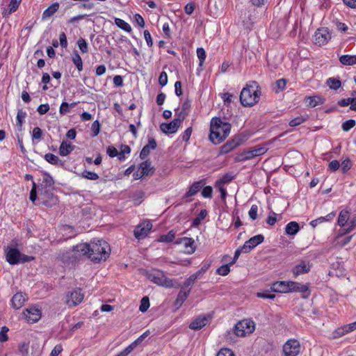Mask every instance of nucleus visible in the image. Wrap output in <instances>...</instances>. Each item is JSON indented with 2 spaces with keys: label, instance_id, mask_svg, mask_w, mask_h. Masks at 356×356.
Listing matches in <instances>:
<instances>
[{
  "label": "nucleus",
  "instance_id": "nucleus-51",
  "mask_svg": "<svg viewBox=\"0 0 356 356\" xmlns=\"http://www.w3.org/2000/svg\"><path fill=\"white\" fill-rule=\"evenodd\" d=\"M197 56L200 60V66H202L206 58V51L202 47H199L197 49Z\"/></svg>",
  "mask_w": 356,
  "mask_h": 356
},
{
  "label": "nucleus",
  "instance_id": "nucleus-41",
  "mask_svg": "<svg viewBox=\"0 0 356 356\" xmlns=\"http://www.w3.org/2000/svg\"><path fill=\"white\" fill-rule=\"evenodd\" d=\"M76 105V102H73L69 104L66 102H63L60 106L59 113L60 115H64L70 112V106L74 107Z\"/></svg>",
  "mask_w": 356,
  "mask_h": 356
},
{
  "label": "nucleus",
  "instance_id": "nucleus-13",
  "mask_svg": "<svg viewBox=\"0 0 356 356\" xmlns=\"http://www.w3.org/2000/svg\"><path fill=\"white\" fill-rule=\"evenodd\" d=\"M152 225L149 220H145L140 223L134 229V236L138 239L146 237L152 229Z\"/></svg>",
  "mask_w": 356,
  "mask_h": 356
},
{
  "label": "nucleus",
  "instance_id": "nucleus-37",
  "mask_svg": "<svg viewBox=\"0 0 356 356\" xmlns=\"http://www.w3.org/2000/svg\"><path fill=\"white\" fill-rule=\"evenodd\" d=\"M307 120H308V115H300V116H298V117L292 119L289 122V124L291 127H296V126H298V125L304 123Z\"/></svg>",
  "mask_w": 356,
  "mask_h": 356
},
{
  "label": "nucleus",
  "instance_id": "nucleus-42",
  "mask_svg": "<svg viewBox=\"0 0 356 356\" xmlns=\"http://www.w3.org/2000/svg\"><path fill=\"white\" fill-rule=\"evenodd\" d=\"M42 183L44 184V187L46 188H51L53 187L54 184V181L53 177L48 172H44L42 177Z\"/></svg>",
  "mask_w": 356,
  "mask_h": 356
},
{
  "label": "nucleus",
  "instance_id": "nucleus-34",
  "mask_svg": "<svg viewBox=\"0 0 356 356\" xmlns=\"http://www.w3.org/2000/svg\"><path fill=\"white\" fill-rule=\"evenodd\" d=\"M94 17H95L94 15H78L74 16L72 18H71V19L70 20V22H74L79 21V20H84L86 22H94L95 20H99L98 17H95V18H92Z\"/></svg>",
  "mask_w": 356,
  "mask_h": 356
},
{
  "label": "nucleus",
  "instance_id": "nucleus-49",
  "mask_svg": "<svg viewBox=\"0 0 356 356\" xmlns=\"http://www.w3.org/2000/svg\"><path fill=\"white\" fill-rule=\"evenodd\" d=\"M356 124V122L355 120H348L345 121L342 125L341 128L344 131H348L350 129L353 128Z\"/></svg>",
  "mask_w": 356,
  "mask_h": 356
},
{
  "label": "nucleus",
  "instance_id": "nucleus-26",
  "mask_svg": "<svg viewBox=\"0 0 356 356\" xmlns=\"http://www.w3.org/2000/svg\"><path fill=\"white\" fill-rule=\"evenodd\" d=\"M75 148L74 145L63 140L59 147V154L60 156H66L70 154Z\"/></svg>",
  "mask_w": 356,
  "mask_h": 356
},
{
  "label": "nucleus",
  "instance_id": "nucleus-63",
  "mask_svg": "<svg viewBox=\"0 0 356 356\" xmlns=\"http://www.w3.org/2000/svg\"><path fill=\"white\" fill-rule=\"evenodd\" d=\"M277 220V213L272 211L266 219V223L268 225L273 226L276 223Z\"/></svg>",
  "mask_w": 356,
  "mask_h": 356
},
{
  "label": "nucleus",
  "instance_id": "nucleus-52",
  "mask_svg": "<svg viewBox=\"0 0 356 356\" xmlns=\"http://www.w3.org/2000/svg\"><path fill=\"white\" fill-rule=\"evenodd\" d=\"M91 131H92V137H95L99 134L100 123L97 120L92 122V126H91Z\"/></svg>",
  "mask_w": 356,
  "mask_h": 356
},
{
  "label": "nucleus",
  "instance_id": "nucleus-48",
  "mask_svg": "<svg viewBox=\"0 0 356 356\" xmlns=\"http://www.w3.org/2000/svg\"><path fill=\"white\" fill-rule=\"evenodd\" d=\"M229 272L230 266L228 264L221 266L216 270V273L222 276L227 275Z\"/></svg>",
  "mask_w": 356,
  "mask_h": 356
},
{
  "label": "nucleus",
  "instance_id": "nucleus-11",
  "mask_svg": "<svg viewBox=\"0 0 356 356\" xmlns=\"http://www.w3.org/2000/svg\"><path fill=\"white\" fill-rule=\"evenodd\" d=\"M183 120L177 116L172 121L169 123H161L160 125L161 130L166 134H175L177 131L178 129L181 127Z\"/></svg>",
  "mask_w": 356,
  "mask_h": 356
},
{
  "label": "nucleus",
  "instance_id": "nucleus-36",
  "mask_svg": "<svg viewBox=\"0 0 356 356\" xmlns=\"http://www.w3.org/2000/svg\"><path fill=\"white\" fill-rule=\"evenodd\" d=\"M287 80L286 79H280L277 80L273 85V90L276 93L284 90L286 88Z\"/></svg>",
  "mask_w": 356,
  "mask_h": 356
},
{
  "label": "nucleus",
  "instance_id": "nucleus-18",
  "mask_svg": "<svg viewBox=\"0 0 356 356\" xmlns=\"http://www.w3.org/2000/svg\"><path fill=\"white\" fill-rule=\"evenodd\" d=\"M191 106V101L186 99L181 104V110L179 108L175 109V115L184 121L185 118L188 115Z\"/></svg>",
  "mask_w": 356,
  "mask_h": 356
},
{
  "label": "nucleus",
  "instance_id": "nucleus-2",
  "mask_svg": "<svg viewBox=\"0 0 356 356\" xmlns=\"http://www.w3.org/2000/svg\"><path fill=\"white\" fill-rule=\"evenodd\" d=\"M231 127L230 123L222 121L220 118H213L210 122V141L214 145L221 143L229 136Z\"/></svg>",
  "mask_w": 356,
  "mask_h": 356
},
{
  "label": "nucleus",
  "instance_id": "nucleus-39",
  "mask_svg": "<svg viewBox=\"0 0 356 356\" xmlns=\"http://www.w3.org/2000/svg\"><path fill=\"white\" fill-rule=\"evenodd\" d=\"M233 179L234 176L232 174L227 173L216 181L215 186H224L230 182Z\"/></svg>",
  "mask_w": 356,
  "mask_h": 356
},
{
  "label": "nucleus",
  "instance_id": "nucleus-7",
  "mask_svg": "<svg viewBox=\"0 0 356 356\" xmlns=\"http://www.w3.org/2000/svg\"><path fill=\"white\" fill-rule=\"evenodd\" d=\"M255 324L253 321L243 319L239 321L234 327V333L238 337H244L246 334L254 332Z\"/></svg>",
  "mask_w": 356,
  "mask_h": 356
},
{
  "label": "nucleus",
  "instance_id": "nucleus-9",
  "mask_svg": "<svg viewBox=\"0 0 356 356\" xmlns=\"http://www.w3.org/2000/svg\"><path fill=\"white\" fill-rule=\"evenodd\" d=\"M282 352L284 356H297L300 353V342L295 339L287 340L283 345Z\"/></svg>",
  "mask_w": 356,
  "mask_h": 356
},
{
  "label": "nucleus",
  "instance_id": "nucleus-64",
  "mask_svg": "<svg viewBox=\"0 0 356 356\" xmlns=\"http://www.w3.org/2000/svg\"><path fill=\"white\" fill-rule=\"evenodd\" d=\"M216 356H235L233 351L229 348H222L217 353Z\"/></svg>",
  "mask_w": 356,
  "mask_h": 356
},
{
  "label": "nucleus",
  "instance_id": "nucleus-29",
  "mask_svg": "<svg viewBox=\"0 0 356 356\" xmlns=\"http://www.w3.org/2000/svg\"><path fill=\"white\" fill-rule=\"evenodd\" d=\"M44 159L49 163L56 165V166H63L64 165V162L56 155L47 153L44 156Z\"/></svg>",
  "mask_w": 356,
  "mask_h": 356
},
{
  "label": "nucleus",
  "instance_id": "nucleus-23",
  "mask_svg": "<svg viewBox=\"0 0 356 356\" xmlns=\"http://www.w3.org/2000/svg\"><path fill=\"white\" fill-rule=\"evenodd\" d=\"M325 100V98L318 95L306 97L305 99L307 106L311 108L323 104Z\"/></svg>",
  "mask_w": 356,
  "mask_h": 356
},
{
  "label": "nucleus",
  "instance_id": "nucleus-24",
  "mask_svg": "<svg viewBox=\"0 0 356 356\" xmlns=\"http://www.w3.org/2000/svg\"><path fill=\"white\" fill-rule=\"evenodd\" d=\"M191 289H181L175 302V306L179 308L188 297Z\"/></svg>",
  "mask_w": 356,
  "mask_h": 356
},
{
  "label": "nucleus",
  "instance_id": "nucleus-15",
  "mask_svg": "<svg viewBox=\"0 0 356 356\" xmlns=\"http://www.w3.org/2000/svg\"><path fill=\"white\" fill-rule=\"evenodd\" d=\"M312 264L309 261L302 260L298 264L296 265L293 269L292 273L294 277H297L300 275L307 273L310 271Z\"/></svg>",
  "mask_w": 356,
  "mask_h": 356
},
{
  "label": "nucleus",
  "instance_id": "nucleus-54",
  "mask_svg": "<svg viewBox=\"0 0 356 356\" xmlns=\"http://www.w3.org/2000/svg\"><path fill=\"white\" fill-rule=\"evenodd\" d=\"M77 44H78L79 48L80 51H81V53L84 54V53L88 52V44L84 39H83V38L79 39V40L77 42Z\"/></svg>",
  "mask_w": 356,
  "mask_h": 356
},
{
  "label": "nucleus",
  "instance_id": "nucleus-32",
  "mask_svg": "<svg viewBox=\"0 0 356 356\" xmlns=\"http://www.w3.org/2000/svg\"><path fill=\"white\" fill-rule=\"evenodd\" d=\"M339 61L343 65H353L356 64V55H342L339 57Z\"/></svg>",
  "mask_w": 356,
  "mask_h": 356
},
{
  "label": "nucleus",
  "instance_id": "nucleus-46",
  "mask_svg": "<svg viewBox=\"0 0 356 356\" xmlns=\"http://www.w3.org/2000/svg\"><path fill=\"white\" fill-rule=\"evenodd\" d=\"M81 176L82 177L90 180H97L99 179V175L96 172L89 170L83 171L81 173Z\"/></svg>",
  "mask_w": 356,
  "mask_h": 356
},
{
  "label": "nucleus",
  "instance_id": "nucleus-3",
  "mask_svg": "<svg viewBox=\"0 0 356 356\" xmlns=\"http://www.w3.org/2000/svg\"><path fill=\"white\" fill-rule=\"evenodd\" d=\"M261 88L257 81L246 83L240 94L241 104L245 107H251L259 102L261 96Z\"/></svg>",
  "mask_w": 356,
  "mask_h": 356
},
{
  "label": "nucleus",
  "instance_id": "nucleus-30",
  "mask_svg": "<svg viewBox=\"0 0 356 356\" xmlns=\"http://www.w3.org/2000/svg\"><path fill=\"white\" fill-rule=\"evenodd\" d=\"M184 246L187 254H193L195 251V241L192 238L183 237Z\"/></svg>",
  "mask_w": 356,
  "mask_h": 356
},
{
  "label": "nucleus",
  "instance_id": "nucleus-31",
  "mask_svg": "<svg viewBox=\"0 0 356 356\" xmlns=\"http://www.w3.org/2000/svg\"><path fill=\"white\" fill-rule=\"evenodd\" d=\"M58 8L59 3L58 2L52 3L43 12L42 19H47L48 17H51L58 10Z\"/></svg>",
  "mask_w": 356,
  "mask_h": 356
},
{
  "label": "nucleus",
  "instance_id": "nucleus-19",
  "mask_svg": "<svg viewBox=\"0 0 356 356\" xmlns=\"http://www.w3.org/2000/svg\"><path fill=\"white\" fill-rule=\"evenodd\" d=\"M26 299V295L24 293L18 292L15 293L11 299L13 307L15 309H20L24 305Z\"/></svg>",
  "mask_w": 356,
  "mask_h": 356
},
{
  "label": "nucleus",
  "instance_id": "nucleus-61",
  "mask_svg": "<svg viewBox=\"0 0 356 356\" xmlns=\"http://www.w3.org/2000/svg\"><path fill=\"white\" fill-rule=\"evenodd\" d=\"M300 283L293 281H289V293L299 292Z\"/></svg>",
  "mask_w": 356,
  "mask_h": 356
},
{
  "label": "nucleus",
  "instance_id": "nucleus-43",
  "mask_svg": "<svg viewBox=\"0 0 356 356\" xmlns=\"http://www.w3.org/2000/svg\"><path fill=\"white\" fill-rule=\"evenodd\" d=\"M26 116V113L22 109H19L17 114V126L19 127V130L22 129V124L24 123V119Z\"/></svg>",
  "mask_w": 356,
  "mask_h": 356
},
{
  "label": "nucleus",
  "instance_id": "nucleus-50",
  "mask_svg": "<svg viewBox=\"0 0 356 356\" xmlns=\"http://www.w3.org/2000/svg\"><path fill=\"white\" fill-rule=\"evenodd\" d=\"M42 129L38 127H34L33 129V131H32V139L40 141L42 139Z\"/></svg>",
  "mask_w": 356,
  "mask_h": 356
},
{
  "label": "nucleus",
  "instance_id": "nucleus-45",
  "mask_svg": "<svg viewBox=\"0 0 356 356\" xmlns=\"http://www.w3.org/2000/svg\"><path fill=\"white\" fill-rule=\"evenodd\" d=\"M348 332H350V331L346 325V326H344L343 327H341V328H339V329L334 330V332L332 334V337L334 339H338V338L343 337V335H345L346 334H347Z\"/></svg>",
  "mask_w": 356,
  "mask_h": 356
},
{
  "label": "nucleus",
  "instance_id": "nucleus-53",
  "mask_svg": "<svg viewBox=\"0 0 356 356\" xmlns=\"http://www.w3.org/2000/svg\"><path fill=\"white\" fill-rule=\"evenodd\" d=\"M9 329L6 326H3L0 331V343L6 342L8 340V336L7 334Z\"/></svg>",
  "mask_w": 356,
  "mask_h": 356
},
{
  "label": "nucleus",
  "instance_id": "nucleus-28",
  "mask_svg": "<svg viewBox=\"0 0 356 356\" xmlns=\"http://www.w3.org/2000/svg\"><path fill=\"white\" fill-rule=\"evenodd\" d=\"M336 216V213L334 211H332L330 213H328L325 216H321L320 218H318L315 220H313L310 222V225L313 227H316L318 225L327 221L332 220Z\"/></svg>",
  "mask_w": 356,
  "mask_h": 356
},
{
  "label": "nucleus",
  "instance_id": "nucleus-38",
  "mask_svg": "<svg viewBox=\"0 0 356 356\" xmlns=\"http://www.w3.org/2000/svg\"><path fill=\"white\" fill-rule=\"evenodd\" d=\"M175 238V232L173 230L170 231L166 234L160 236L158 239L159 242L170 243L172 242Z\"/></svg>",
  "mask_w": 356,
  "mask_h": 356
},
{
  "label": "nucleus",
  "instance_id": "nucleus-4",
  "mask_svg": "<svg viewBox=\"0 0 356 356\" xmlns=\"http://www.w3.org/2000/svg\"><path fill=\"white\" fill-rule=\"evenodd\" d=\"M6 261L10 265H16L18 264H24L34 260L32 256H28L22 254L19 250L15 248L8 249L6 254Z\"/></svg>",
  "mask_w": 356,
  "mask_h": 356
},
{
  "label": "nucleus",
  "instance_id": "nucleus-16",
  "mask_svg": "<svg viewBox=\"0 0 356 356\" xmlns=\"http://www.w3.org/2000/svg\"><path fill=\"white\" fill-rule=\"evenodd\" d=\"M209 318L205 314H201L196 317L189 325V328L194 330H201L209 323Z\"/></svg>",
  "mask_w": 356,
  "mask_h": 356
},
{
  "label": "nucleus",
  "instance_id": "nucleus-56",
  "mask_svg": "<svg viewBox=\"0 0 356 356\" xmlns=\"http://www.w3.org/2000/svg\"><path fill=\"white\" fill-rule=\"evenodd\" d=\"M22 0H10V2L8 5L9 12L8 14L12 12H15L19 7Z\"/></svg>",
  "mask_w": 356,
  "mask_h": 356
},
{
  "label": "nucleus",
  "instance_id": "nucleus-22",
  "mask_svg": "<svg viewBox=\"0 0 356 356\" xmlns=\"http://www.w3.org/2000/svg\"><path fill=\"white\" fill-rule=\"evenodd\" d=\"M204 179H202L198 181H195L190 186L188 191L184 195V197L187 198L195 195L204 186Z\"/></svg>",
  "mask_w": 356,
  "mask_h": 356
},
{
  "label": "nucleus",
  "instance_id": "nucleus-5",
  "mask_svg": "<svg viewBox=\"0 0 356 356\" xmlns=\"http://www.w3.org/2000/svg\"><path fill=\"white\" fill-rule=\"evenodd\" d=\"M147 277L151 282L157 285L171 288L173 286V281L168 278L163 272L159 270H153L147 273Z\"/></svg>",
  "mask_w": 356,
  "mask_h": 356
},
{
  "label": "nucleus",
  "instance_id": "nucleus-10",
  "mask_svg": "<svg viewBox=\"0 0 356 356\" xmlns=\"http://www.w3.org/2000/svg\"><path fill=\"white\" fill-rule=\"evenodd\" d=\"M331 33L328 29L322 27L315 31L313 40L315 44L322 46L327 44L331 39Z\"/></svg>",
  "mask_w": 356,
  "mask_h": 356
},
{
  "label": "nucleus",
  "instance_id": "nucleus-14",
  "mask_svg": "<svg viewBox=\"0 0 356 356\" xmlns=\"http://www.w3.org/2000/svg\"><path fill=\"white\" fill-rule=\"evenodd\" d=\"M264 241V236L262 234H257L251 237L249 240L246 241L243 245V249H245V253L250 252L258 245L262 243Z\"/></svg>",
  "mask_w": 356,
  "mask_h": 356
},
{
  "label": "nucleus",
  "instance_id": "nucleus-44",
  "mask_svg": "<svg viewBox=\"0 0 356 356\" xmlns=\"http://www.w3.org/2000/svg\"><path fill=\"white\" fill-rule=\"evenodd\" d=\"M73 63L76 65L77 70L81 72L83 70V62L79 54L76 52L72 56Z\"/></svg>",
  "mask_w": 356,
  "mask_h": 356
},
{
  "label": "nucleus",
  "instance_id": "nucleus-17",
  "mask_svg": "<svg viewBox=\"0 0 356 356\" xmlns=\"http://www.w3.org/2000/svg\"><path fill=\"white\" fill-rule=\"evenodd\" d=\"M240 144L241 139L239 138H233L229 140L220 147L219 154H226L239 146Z\"/></svg>",
  "mask_w": 356,
  "mask_h": 356
},
{
  "label": "nucleus",
  "instance_id": "nucleus-55",
  "mask_svg": "<svg viewBox=\"0 0 356 356\" xmlns=\"http://www.w3.org/2000/svg\"><path fill=\"white\" fill-rule=\"evenodd\" d=\"M341 171L343 173H346L352 167V162L350 159L347 158L343 160L341 163Z\"/></svg>",
  "mask_w": 356,
  "mask_h": 356
},
{
  "label": "nucleus",
  "instance_id": "nucleus-57",
  "mask_svg": "<svg viewBox=\"0 0 356 356\" xmlns=\"http://www.w3.org/2000/svg\"><path fill=\"white\" fill-rule=\"evenodd\" d=\"M212 193H213V188L211 186H207L203 187V189L202 191V195L204 198H211Z\"/></svg>",
  "mask_w": 356,
  "mask_h": 356
},
{
  "label": "nucleus",
  "instance_id": "nucleus-20",
  "mask_svg": "<svg viewBox=\"0 0 356 356\" xmlns=\"http://www.w3.org/2000/svg\"><path fill=\"white\" fill-rule=\"evenodd\" d=\"M156 142L154 138H149L148 143L145 145L140 151V158L145 160L149 154L151 150L156 148Z\"/></svg>",
  "mask_w": 356,
  "mask_h": 356
},
{
  "label": "nucleus",
  "instance_id": "nucleus-1",
  "mask_svg": "<svg viewBox=\"0 0 356 356\" xmlns=\"http://www.w3.org/2000/svg\"><path fill=\"white\" fill-rule=\"evenodd\" d=\"M73 250L82 255H86L92 261L99 263L106 261L111 254L109 244L104 241L94 239L89 243H81L73 247Z\"/></svg>",
  "mask_w": 356,
  "mask_h": 356
},
{
  "label": "nucleus",
  "instance_id": "nucleus-58",
  "mask_svg": "<svg viewBox=\"0 0 356 356\" xmlns=\"http://www.w3.org/2000/svg\"><path fill=\"white\" fill-rule=\"evenodd\" d=\"M195 277H193L192 275H191L188 278H187L185 282H184V285L181 289H191L192 286L195 282Z\"/></svg>",
  "mask_w": 356,
  "mask_h": 356
},
{
  "label": "nucleus",
  "instance_id": "nucleus-25",
  "mask_svg": "<svg viewBox=\"0 0 356 356\" xmlns=\"http://www.w3.org/2000/svg\"><path fill=\"white\" fill-rule=\"evenodd\" d=\"M138 170L141 172V173H143V175H144V176L152 175L155 171V169L152 166L151 161L149 160H146L140 163Z\"/></svg>",
  "mask_w": 356,
  "mask_h": 356
},
{
  "label": "nucleus",
  "instance_id": "nucleus-40",
  "mask_svg": "<svg viewBox=\"0 0 356 356\" xmlns=\"http://www.w3.org/2000/svg\"><path fill=\"white\" fill-rule=\"evenodd\" d=\"M327 85L330 87V89L337 90L341 87V81L335 78L331 77L327 79L326 81Z\"/></svg>",
  "mask_w": 356,
  "mask_h": 356
},
{
  "label": "nucleus",
  "instance_id": "nucleus-35",
  "mask_svg": "<svg viewBox=\"0 0 356 356\" xmlns=\"http://www.w3.org/2000/svg\"><path fill=\"white\" fill-rule=\"evenodd\" d=\"M207 216V211L206 209H202L197 216L193 218L192 221V226L194 227L199 226L201 222L206 218Z\"/></svg>",
  "mask_w": 356,
  "mask_h": 356
},
{
  "label": "nucleus",
  "instance_id": "nucleus-33",
  "mask_svg": "<svg viewBox=\"0 0 356 356\" xmlns=\"http://www.w3.org/2000/svg\"><path fill=\"white\" fill-rule=\"evenodd\" d=\"M349 216L350 212L348 210L343 209L341 211L338 217L337 224L340 227H344L347 223Z\"/></svg>",
  "mask_w": 356,
  "mask_h": 356
},
{
  "label": "nucleus",
  "instance_id": "nucleus-8",
  "mask_svg": "<svg viewBox=\"0 0 356 356\" xmlns=\"http://www.w3.org/2000/svg\"><path fill=\"white\" fill-rule=\"evenodd\" d=\"M84 298V294L81 292L80 288H76L72 291H69L65 296V304L69 307H74L79 305Z\"/></svg>",
  "mask_w": 356,
  "mask_h": 356
},
{
  "label": "nucleus",
  "instance_id": "nucleus-60",
  "mask_svg": "<svg viewBox=\"0 0 356 356\" xmlns=\"http://www.w3.org/2000/svg\"><path fill=\"white\" fill-rule=\"evenodd\" d=\"M50 81H51V77H50L49 74L47 72H44L42 74V81H41L42 83L44 84L42 87L43 90H48L49 88L47 86V84L49 83Z\"/></svg>",
  "mask_w": 356,
  "mask_h": 356
},
{
  "label": "nucleus",
  "instance_id": "nucleus-47",
  "mask_svg": "<svg viewBox=\"0 0 356 356\" xmlns=\"http://www.w3.org/2000/svg\"><path fill=\"white\" fill-rule=\"evenodd\" d=\"M149 298L147 296H145L143 297L142 299H141V301H140V305L139 307V310L141 312H145L147 311V309H149Z\"/></svg>",
  "mask_w": 356,
  "mask_h": 356
},
{
  "label": "nucleus",
  "instance_id": "nucleus-62",
  "mask_svg": "<svg viewBox=\"0 0 356 356\" xmlns=\"http://www.w3.org/2000/svg\"><path fill=\"white\" fill-rule=\"evenodd\" d=\"M159 83L161 87H164L168 83V75L165 72H161L159 77Z\"/></svg>",
  "mask_w": 356,
  "mask_h": 356
},
{
  "label": "nucleus",
  "instance_id": "nucleus-21",
  "mask_svg": "<svg viewBox=\"0 0 356 356\" xmlns=\"http://www.w3.org/2000/svg\"><path fill=\"white\" fill-rule=\"evenodd\" d=\"M270 290L276 293H289V281H277L270 286Z\"/></svg>",
  "mask_w": 356,
  "mask_h": 356
},
{
  "label": "nucleus",
  "instance_id": "nucleus-6",
  "mask_svg": "<svg viewBox=\"0 0 356 356\" xmlns=\"http://www.w3.org/2000/svg\"><path fill=\"white\" fill-rule=\"evenodd\" d=\"M268 150V148L265 146H259L254 148H251L248 150L243 151L242 153L238 154L235 161L236 162L245 161L252 159L256 156H259L264 154Z\"/></svg>",
  "mask_w": 356,
  "mask_h": 356
},
{
  "label": "nucleus",
  "instance_id": "nucleus-59",
  "mask_svg": "<svg viewBox=\"0 0 356 356\" xmlns=\"http://www.w3.org/2000/svg\"><path fill=\"white\" fill-rule=\"evenodd\" d=\"M257 212L258 206L253 204L251 206L250 209L249 210L248 215L252 220H254L257 218Z\"/></svg>",
  "mask_w": 356,
  "mask_h": 356
},
{
  "label": "nucleus",
  "instance_id": "nucleus-27",
  "mask_svg": "<svg viewBox=\"0 0 356 356\" xmlns=\"http://www.w3.org/2000/svg\"><path fill=\"white\" fill-rule=\"evenodd\" d=\"M300 231L299 224L296 221L289 222L285 227V233L289 236H294Z\"/></svg>",
  "mask_w": 356,
  "mask_h": 356
},
{
  "label": "nucleus",
  "instance_id": "nucleus-12",
  "mask_svg": "<svg viewBox=\"0 0 356 356\" xmlns=\"http://www.w3.org/2000/svg\"><path fill=\"white\" fill-rule=\"evenodd\" d=\"M23 315L28 323H34L40 319L42 313L38 307L33 306L26 309Z\"/></svg>",
  "mask_w": 356,
  "mask_h": 356
}]
</instances>
